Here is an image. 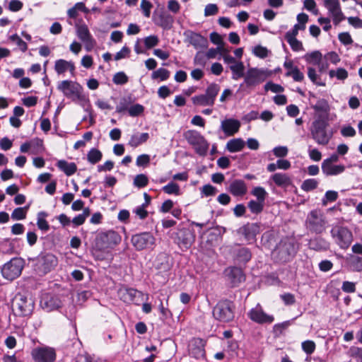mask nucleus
<instances>
[{"label":"nucleus","instance_id":"nucleus-1","mask_svg":"<svg viewBox=\"0 0 362 362\" xmlns=\"http://www.w3.org/2000/svg\"><path fill=\"white\" fill-rule=\"evenodd\" d=\"M120 241V235L112 230L97 233L92 245L93 254L97 259H103V257L98 254V252H105L109 249L113 248Z\"/></svg>","mask_w":362,"mask_h":362},{"label":"nucleus","instance_id":"nucleus-2","mask_svg":"<svg viewBox=\"0 0 362 362\" xmlns=\"http://www.w3.org/2000/svg\"><path fill=\"white\" fill-rule=\"evenodd\" d=\"M298 250V244L293 237L282 239L272 252V257L276 262L284 263L291 261Z\"/></svg>","mask_w":362,"mask_h":362},{"label":"nucleus","instance_id":"nucleus-3","mask_svg":"<svg viewBox=\"0 0 362 362\" xmlns=\"http://www.w3.org/2000/svg\"><path fill=\"white\" fill-rule=\"evenodd\" d=\"M328 120L325 118L317 117L310 127V132L313 139L319 145L325 146L329 144L333 136L332 132L327 131Z\"/></svg>","mask_w":362,"mask_h":362},{"label":"nucleus","instance_id":"nucleus-4","mask_svg":"<svg viewBox=\"0 0 362 362\" xmlns=\"http://www.w3.org/2000/svg\"><path fill=\"white\" fill-rule=\"evenodd\" d=\"M33 267L40 276L47 274L53 270L58 264L57 257L48 252H40L34 259Z\"/></svg>","mask_w":362,"mask_h":362},{"label":"nucleus","instance_id":"nucleus-5","mask_svg":"<svg viewBox=\"0 0 362 362\" xmlns=\"http://www.w3.org/2000/svg\"><path fill=\"white\" fill-rule=\"evenodd\" d=\"M57 89L72 101L82 100L84 98L83 87L76 81L64 80L58 82Z\"/></svg>","mask_w":362,"mask_h":362},{"label":"nucleus","instance_id":"nucleus-6","mask_svg":"<svg viewBox=\"0 0 362 362\" xmlns=\"http://www.w3.org/2000/svg\"><path fill=\"white\" fill-rule=\"evenodd\" d=\"M183 136L187 143L194 147L197 154L202 156L206 155L209 144L199 132L194 129L187 130L184 132Z\"/></svg>","mask_w":362,"mask_h":362},{"label":"nucleus","instance_id":"nucleus-7","mask_svg":"<svg viewBox=\"0 0 362 362\" xmlns=\"http://www.w3.org/2000/svg\"><path fill=\"white\" fill-rule=\"evenodd\" d=\"M213 316L220 322H228L234 318V306L229 300L218 302L213 309Z\"/></svg>","mask_w":362,"mask_h":362},{"label":"nucleus","instance_id":"nucleus-8","mask_svg":"<svg viewBox=\"0 0 362 362\" xmlns=\"http://www.w3.org/2000/svg\"><path fill=\"white\" fill-rule=\"evenodd\" d=\"M13 310L19 316H28L34 309V302L30 298L18 294L13 301Z\"/></svg>","mask_w":362,"mask_h":362},{"label":"nucleus","instance_id":"nucleus-9","mask_svg":"<svg viewBox=\"0 0 362 362\" xmlns=\"http://www.w3.org/2000/svg\"><path fill=\"white\" fill-rule=\"evenodd\" d=\"M23 260L21 258H13L6 263L1 269L4 278L12 281L20 276L23 268Z\"/></svg>","mask_w":362,"mask_h":362},{"label":"nucleus","instance_id":"nucleus-10","mask_svg":"<svg viewBox=\"0 0 362 362\" xmlns=\"http://www.w3.org/2000/svg\"><path fill=\"white\" fill-rule=\"evenodd\" d=\"M323 6L328 11L333 23L338 25L346 17L342 12L339 0H323Z\"/></svg>","mask_w":362,"mask_h":362},{"label":"nucleus","instance_id":"nucleus-11","mask_svg":"<svg viewBox=\"0 0 362 362\" xmlns=\"http://www.w3.org/2000/svg\"><path fill=\"white\" fill-rule=\"evenodd\" d=\"M266 77L264 70L250 68L244 75V81L240 86H243L245 84L247 88H252L263 82Z\"/></svg>","mask_w":362,"mask_h":362},{"label":"nucleus","instance_id":"nucleus-12","mask_svg":"<svg viewBox=\"0 0 362 362\" xmlns=\"http://www.w3.org/2000/svg\"><path fill=\"white\" fill-rule=\"evenodd\" d=\"M76 33L78 38L84 44L86 51H91L95 47L96 42L85 23L76 25Z\"/></svg>","mask_w":362,"mask_h":362},{"label":"nucleus","instance_id":"nucleus-13","mask_svg":"<svg viewBox=\"0 0 362 362\" xmlns=\"http://www.w3.org/2000/svg\"><path fill=\"white\" fill-rule=\"evenodd\" d=\"M331 233L336 243L342 249L347 248L352 242L353 235L348 228H332Z\"/></svg>","mask_w":362,"mask_h":362},{"label":"nucleus","instance_id":"nucleus-14","mask_svg":"<svg viewBox=\"0 0 362 362\" xmlns=\"http://www.w3.org/2000/svg\"><path fill=\"white\" fill-rule=\"evenodd\" d=\"M35 362H53L56 359L55 350L49 346L36 347L31 352Z\"/></svg>","mask_w":362,"mask_h":362},{"label":"nucleus","instance_id":"nucleus-15","mask_svg":"<svg viewBox=\"0 0 362 362\" xmlns=\"http://www.w3.org/2000/svg\"><path fill=\"white\" fill-rule=\"evenodd\" d=\"M249 318L258 324H271L274 322L273 315H268L264 312L262 307L257 303L255 308H252L247 313Z\"/></svg>","mask_w":362,"mask_h":362},{"label":"nucleus","instance_id":"nucleus-16","mask_svg":"<svg viewBox=\"0 0 362 362\" xmlns=\"http://www.w3.org/2000/svg\"><path fill=\"white\" fill-rule=\"evenodd\" d=\"M223 250L224 252H228L232 257L238 263H246L251 259L250 250L240 245L227 246L223 248Z\"/></svg>","mask_w":362,"mask_h":362},{"label":"nucleus","instance_id":"nucleus-17","mask_svg":"<svg viewBox=\"0 0 362 362\" xmlns=\"http://www.w3.org/2000/svg\"><path fill=\"white\" fill-rule=\"evenodd\" d=\"M175 241L180 247L188 248L194 241V235L190 228H176Z\"/></svg>","mask_w":362,"mask_h":362},{"label":"nucleus","instance_id":"nucleus-18","mask_svg":"<svg viewBox=\"0 0 362 362\" xmlns=\"http://www.w3.org/2000/svg\"><path fill=\"white\" fill-rule=\"evenodd\" d=\"M132 243L136 250H141L153 245L155 238L149 233H141L133 235Z\"/></svg>","mask_w":362,"mask_h":362},{"label":"nucleus","instance_id":"nucleus-19","mask_svg":"<svg viewBox=\"0 0 362 362\" xmlns=\"http://www.w3.org/2000/svg\"><path fill=\"white\" fill-rule=\"evenodd\" d=\"M224 275L226 281L231 286H238L245 279V275L242 269L236 267H228L224 270Z\"/></svg>","mask_w":362,"mask_h":362},{"label":"nucleus","instance_id":"nucleus-20","mask_svg":"<svg viewBox=\"0 0 362 362\" xmlns=\"http://www.w3.org/2000/svg\"><path fill=\"white\" fill-rule=\"evenodd\" d=\"M118 296L124 303H134L138 305L139 298L143 296V293L132 288L122 287L119 289Z\"/></svg>","mask_w":362,"mask_h":362},{"label":"nucleus","instance_id":"nucleus-21","mask_svg":"<svg viewBox=\"0 0 362 362\" xmlns=\"http://www.w3.org/2000/svg\"><path fill=\"white\" fill-rule=\"evenodd\" d=\"M187 41L197 49L206 48L208 40L199 33L187 30L184 33Z\"/></svg>","mask_w":362,"mask_h":362},{"label":"nucleus","instance_id":"nucleus-22","mask_svg":"<svg viewBox=\"0 0 362 362\" xmlns=\"http://www.w3.org/2000/svg\"><path fill=\"white\" fill-rule=\"evenodd\" d=\"M321 169L324 175L327 177L337 176L345 171L346 167L343 164L322 161L321 164Z\"/></svg>","mask_w":362,"mask_h":362},{"label":"nucleus","instance_id":"nucleus-23","mask_svg":"<svg viewBox=\"0 0 362 362\" xmlns=\"http://www.w3.org/2000/svg\"><path fill=\"white\" fill-rule=\"evenodd\" d=\"M204 346L205 343L203 339L200 338L193 339L189 346L190 356L197 359L203 358L205 355Z\"/></svg>","mask_w":362,"mask_h":362},{"label":"nucleus","instance_id":"nucleus-24","mask_svg":"<svg viewBox=\"0 0 362 362\" xmlns=\"http://www.w3.org/2000/svg\"><path fill=\"white\" fill-rule=\"evenodd\" d=\"M240 122L235 119H226L221 121V129L226 136H232L236 134L240 127Z\"/></svg>","mask_w":362,"mask_h":362},{"label":"nucleus","instance_id":"nucleus-25","mask_svg":"<svg viewBox=\"0 0 362 362\" xmlns=\"http://www.w3.org/2000/svg\"><path fill=\"white\" fill-rule=\"evenodd\" d=\"M54 71L58 75H63L69 71L72 76L75 75V65L71 61L65 59H57L54 63Z\"/></svg>","mask_w":362,"mask_h":362},{"label":"nucleus","instance_id":"nucleus-26","mask_svg":"<svg viewBox=\"0 0 362 362\" xmlns=\"http://www.w3.org/2000/svg\"><path fill=\"white\" fill-rule=\"evenodd\" d=\"M40 305L45 311L50 312L59 308L61 302L57 297L46 294L42 297Z\"/></svg>","mask_w":362,"mask_h":362},{"label":"nucleus","instance_id":"nucleus-27","mask_svg":"<svg viewBox=\"0 0 362 362\" xmlns=\"http://www.w3.org/2000/svg\"><path fill=\"white\" fill-rule=\"evenodd\" d=\"M228 191L235 197H243L247 192L246 183L243 180H234L228 187Z\"/></svg>","mask_w":362,"mask_h":362},{"label":"nucleus","instance_id":"nucleus-28","mask_svg":"<svg viewBox=\"0 0 362 362\" xmlns=\"http://www.w3.org/2000/svg\"><path fill=\"white\" fill-rule=\"evenodd\" d=\"M313 109L320 114L317 117L325 118L328 120V115L330 110V106L328 102L325 99H319L316 103L313 105Z\"/></svg>","mask_w":362,"mask_h":362},{"label":"nucleus","instance_id":"nucleus-29","mask_svg":"<svg viewBox=\"0 0 362 362\" xmlns=\"http://www.w3.org/2000/svg\"><path fill=\"white\" fill-rule=\"evenodd\" d=\"M270 179L278 187L286 188L292 184V180L289 175L283 173H276L272 175Z\"/></svg>","mask_w":362,"mask_h":362},{"label":"nucleus","instance_id":"nucleus-30","mask_svg":"<svg viewBox=\"0 0 362 362\" xmlns=\"http://www.w3.org/2000/svg\"><path fill=\"white\" fill-rule=\"evenodd\" d=\"M155 268L159 273H167L170 271L171 264L169 258L165 254L158 255L155 261Z\"/></svg>","mask_w":362,"mask_h":362},{"label":"nucleus","instance_id":"nucleus-31","mask_svg":"<svg viewBox=\"0 0 362 362\" xmlns=\"http://www.w3.org/2000/svg\"><path fill=\"white\" fill-rule=\"evenodd\" d=\"M56 165L67 176L74 175L77 170V166L75 163H69L65 160H58Z\"/></svg>","mask_w":362,"mask_h":362},{"label":"nucleus","instance_id":"nucleus-32","mask_svg":"<svg viewBox=\"0 0 362 362\" xmlns=\"http://www.w3.org/2000/svg\"><path fill=\"white\" fill-rule=\"evenodd\" d=\"M307 221L311 226H322L325 224L323 214L319 210L310 211L308 216Z\"/></svg>","mask_w":362,"mask_h":362},{"label":"nucleus","instance_id":"nucleus-33","mask_svg":"<svg viewBox=\"0 0 362 362\" xmlns=\"http://www.w3.org/2000/svg\"><path fill=\"white\" fill-rule=\"evenodd\" d=\"M149 139L148 133H139L134 134L131 136L128 145L132 148H136L142 144L147 141Z\"/></svg>","mask_w":362,"mask_h":362},{"label":"nucleus","instance_id":"nucleus-34","mask_svg":"<svg viewBox=\"0 0 362 362\" xmlns=\"http://www.w3.org/2000/svg\"><path fill=\"white\" fill-rule=\"evenodd\" d=\"M232 71V78L233 80H238L244 76L245 66L242 62H237L235 64L229 66Z\"/></svg>","mask_w":362,"mask_h":362},{"label":"nucleus","instance_id":"nucleus-35","mask_svg":"<svg viewBox=\"0 0 362 362\" xmlns=\"http://www.w3.org/2000/svg\"><path fill=\"white\" fill-rule=\"evenodd\" d=\"M245 146V141L240 139H233L228 141L226 148L231 153L240 151Z\"/></svg>","mask_w":362,"mask_h":362},{"label":"nucleus","instance_id":"nucleus-36","mask_svg":"<svg viewBox=\"0 0 362 362\" xmlns=\"http://www.w3.org/2000/svg\"><path fill=\"white\" fill-rule=\"evenodd\" d=\"M255 229V228H239L237 233L243 235L244 239L250 243L255 240L256 231Z\"/></svg>","mask_w":362,"mask_h":362},{"label":"nucleus","instance_id":"nucleus-37","mask_svg":"<svg viewBox=\"0 0 362 362\" xmlns=\"http://www.w3.org/2000/svg\"><path fill=\"white\" fill-rule=\"evenodd\" d=\"M348 263L351 270L358 272H362V257L350 255Z\"/></svg>","mask_w":362,"mask_h":362},{"label":"nucleus","instance_id":"nucleus-38","mask_svg":"<svg viewBox=\"0 0 362 362\" xmlns=\"http://www.w3.org/2000/svg\"><path fill=\"white\" fill-rule=\"evenodd\" d=\"M103 157L102 152L95 148H91L87 153L88 161L94 165L101 160Z\"/></svg>","mask_w":362,"mask_h":362},{"label":"nucleus","instance_id":"nucleus-39","mask_svg":"<svg viewBox=\"0 0 362 362\" xmlns=\"http://www.w3.org/2000/svg\"><path fill=\"white\" fill-rule=\"evenodd\" d=\"M132 104L131 97H124L120 99L119 103L116 106V112L118 113H122L126 111H129L130 105Z\"/></svg>","mask_w":362,"mask_h":362},{"label":"nucleus","instance_id":"nucleus-40","mask_svg":"<svg viewBox=\"0 0 362 362\" xmlns=\"http://www.w3.org/2000/svg\"><path fill=\"white\" fill-rule=\"evenodd\" d=\"M304 59L309 64L319 65L322 59V54L319 51H314L306 54L304 56Z\"/></svg>","mask_w":362,"mask_h":362},{"label":"nucleus","instance_id":"nucleus-41","mask_svg":"<svg viewBox=\"0 0 362 362\" xmlns=\"http://www.w3.org/2000/svg\"><path fill=\"white\" fill-rule=\"evenodd\" d=\"M192 100L194 104L201 106H211L214 104L206 94L194 96Z\"/></svg>","mask_w":362,"mask_h":362},{"label":"nucleus","instance_id":"nucleus-42","mask_svg":"<svg viewBox=\"0 0 362 362\" xmlns=\"http://www.w3.org/2000/svg\"><path fill=\"white\" fill-rule=\"evenodd\" d=\"M170 76V72L164 68H159L156 71H154L151 74L152 79H160V81H166L169 78Z\"/></svg>","mask_w":362,"mask_h":362},{"label":"nucleus","instance_id":"nucleus-43","mask_svg":"<svg viewBox=\"0 0 362 362\" xmlns=\"http://www.w3.org/2000/svg\"><path fill=\"white\" fill-rule=\"evenodd\" d=\"M319 185V182L314 178H310L305 180L300 186V188L304 192H310L315 189Z\"/></svg>","mask_w":362,"mask_h":362},{"label":"nucleus","instance_id":"nucleus-44","mask_svg":"<svg viewBox=\"0 0 362 362\" xmlns=\"http://www.w3.org/2000/svg\"><path fill=\"white\" fill-rule=\"evenodd\" d=\"M251 194L257 198V201H259V202H264V203L265 199L267 196V191L262 187H254L251 191Z\"/></svg>","mask_w":362,"mask_h":362},{"label":"nucleus","instance_id":"nucleus-45","mask_svg":"<svg viewBox=\"0 0 362 362\" xmlns=\"http://www.w3.org/2000/svg\"><path fill=\"white\" fill-rule=\"evenodd\" d=\"M264 205V202H261L257 200H250L247 204L250 211L255 214H259L262 211Z\"/></svg>","mask_w":362,"mask_h":362},{"label":"nucleus","instance_id":"nucleus-46","mask_svg":"<svg viewBox=\"0 0 362 362\" xmlns=\"http://www.w3.org/2000/svg\"><path fill=\"white\" fill-rule=\"evenodd\" d=\"M220 90V87L216 83L210 84L206 90L205 94L212 100L214 103L216 95H218Z\"/></svg>","mask_w":362,"mask_h":362},{"label":"nucleus","instance_id":"nucleus-47","mask_svg":"<svg viewBox=\"0 0 362 362\" xmlns=\"http://www.w3.org/2000/svg\"><path fill=\"white\" fill-rule=\"evenodd\" d=\"M163 191L168 194H180V187L179 185L173 182H170L168 185H165L162 188Z\"/></svg>","mask_w":362,"mask_h":362},{"label":"nucleus","instance_id":"nucleus-48","mask_svg":"<svg viewBox=\"0 0 362 362\" xmlns=\"http://www.w3.org/2000/svg\"><path fill=\"white\" fill-rule=\"evenodd\" d=\"M146 49H150L158 45L159 38L157 35H152L147 36L143 40Z\"/></svg>","mask_w":362,"mask_h":362},{"label":"nucleus","instance_id":"nucleus-49","mask_svg":"<svg viewBox=\"0 0 362 362\" xmlns=\"http://www.w3.org/2000/svg\"><path fill=\"white\" fill-rule=\"evenodd\" d=\"M303 8L311 12L313 15H318L319 10L315 0H303Z\"/></svg>","mask_w":362,"mask_h":362},{"label":"nucleus","instance_id":"nucleus-50","mask_svg":"<svg viewBox=\"0 0 362 362\" xmlns=\"http://www.w3.org/2000/svg\"><path fill=\"white\" fill-rule=\"evenodd\" d=\"M308 76L310 79V81L315 84L320 86H325V83L320 81V78L319 76L317 74V72L314 68H308Z\"/></svg>","mask_w":362,"mask_h":362},{"label":"nucleus","instance_id":"nucleus-51","mask_svg":"<svg viewBox=\"0 0 362 362\" xmlns=\"http://www.w3.org/2000/svg\"><path fill=\"white\" fill-rule=\"evenodd\" d=\"M144 112V107L141 104L131 105L128 111L129 116L135 117L142 115Z\"/></svg>","mask_w":362,"mask_h":362},{"label":"nucleus","instance_id":"nucleus-52","mask_svg":"<svg viewBox=\"0 0 362 362\" xmlns=\"http://www.w3.org/2000/svg\"><path fill=\"white\" fill-rule=\"evenodd\" d=\"M9 40L16 44L18 49L25 52L28 49V45L17 34L12 35L9 37Z\"/></svg>","mask_w":362,"mask_h":362},{"label":"nucleus","instance_id":"nucleus-53","mask_svg":"<svg viewBox=\"0 0 362 362\" xmlns=\"http://www.w3.org/2000/svg\"><path fill=\"white\" fill-rule=\"evenodd\" d=\"M329 75L331 78L337 77L339 80H344L348 77V72L344 68H338L337 70H330Z\"/></svg>","mask_w":362,"mask_h":362},{"label":"nucleus","instance_id":"nucleus-54","mask_svg":"<svg viewBox=\"0 0 362 362\" xmlns=\"http://www.w3.org/2000/svg\"><path fill=\"white\" fill-rule=\"evenodd\" d=\"M338 198V192L334 190H328L325 192V197L322 199V204L326 206L328 202H333Z\"/></svg>","mask_w":362,"mask_h":362},{"label":"nucleus","instance_id":"nucleus-55","mask_svg":"<svg viewBox=\"0 0 362 362\" xmlns=\"http://www.w3.org/2000/svg\"><path fill=\"white\" fill-rule=\"evenodd\" d=\"M286 40L289 44L293 52H300L304 50L302 42L298 40L297 38H288L286 39Z\"/></svg>","mask_w":362,"mask_h":362},{"label":"nucleus","instance_id":"nucleus-56","mask_svg":"<svg viewBox=\"0 0 362 362\" xmlns=\"http://www.w3.org/2000/svg\"><path fill=\"white\" fill-rule=\"evenodd\" d=\"M148 179L144 174L137 175L134 179V185L139 188L146 187L148 185Z\"/></svg>","mask_w":362,"mask_h":362},{"label":"nucleus","instance_id":"nucleus-57","mask_svg":"<svg viewBox=\"0 0 362 362\" xmlns=\"http://www.w3.org/2000/svg\"><path fill=\"white\" fill-rule=\"evenodd\" d=\"M160 26L164 29H169L173 23V18L170 15H161L160 16Z\"/></svg>","mask_w":362,"mask_h":362},{"label":"nucleus","instance_id":"nucleus-58","mask_svg":"<svg viewBox=\"0 0 362 362\" xmlns=\"http://www.w3.org/2000/svg\"><path fill=\"white\" fill-rule=\"evenodd\" d=\"M349 354L351 357L355 358L357 362H362V348L352 346L349 350Z\"/></svg>","mask_w":362,"mask_h":362},{"label":"nucleus","instance_id":"nucleus-59","mask_svg":"<svg viewBox=\"0 0 362 362\" xmlns=\"http://www.w3.org/2000/svg\"><path fill=\"white\" fill-rule=\"evenodd\" d=\"M37 144L40 147L42 146V141L38 139H36L35 140H33L30 142H25L23 143L21 147L20 151L22 153H26L28 151L29 149H31L32 147L34 146L35 144Z\"/></svg>","mask_w":362,"mask_h":362},{"label":"nucleus","instance_id":"nucleus-60","mask_svg":"<svg viewBox=\"0 0 362 362\" xmlns=\"http://www.w3.org/2000/svg\"><path fill=\"white\" fill-rule=\"evenodd\" d=\"M112 81L117 85H124L127 83L128 77L124 72L120 71L114 75Z\"/></svg>","mask_w":362,"mask_h":362},{"label":"nucleus","instance_id":"nucleus-61","mask_svg":"<svg viewBox=\"0 0 362 362\" xmlns=\"http://www.w3.org/2000/svg\"><path fill=\"white\" fill-rule=\"evenodd\" d=\"M285 76L286 77H291L296 82H302L305 78L303 73L298 68L291 73L286 72Z\"/></svg>","mask_w":362,"mask_h":362},{"label":"nucleus","instance_id":"nucleus-62","mask_svg":"<svg viewBox=\"0 0 362 362\" xmlns=\"http://www.w3.org/2000/svg\"><path fill=\"white\" fill-rule=\"evenodd\" d=\"M302 349L307 354H312L315 350V344L312 340H306L301 344Z\"/></svg>","mask_w":362,"mask_h":362},{"label":"nucleus","instance_id":"nucleus-63","mask_svg":"<svg viewBox=\"0 0 362 362\" xmlns=\"http://www.w3.org/2000/svg\"><path fill=\"white\" fill-rule=\"evenodd\" d=\"M153 7L152 4L148 0H141V9L146 18H149L151 15V9Z\"/></svg>","mask_w":362,"mask_h":362},{"label":"nucleus","instance_id":"nucleus-64","mask_svg":"<svg viewBox=\"0 0 362 362\" xmlns=\"http://www.w3.org/2000/svg\"><path fill=\"white\" fill-rule=\"evenodd\" d=\"M268 49L266 47H262L261 45L255 46L252 50V53L255 56L262 59L267 57L268 55Z\"/></svg>","mask_w":362,"mask_h":362}]
</instances>
